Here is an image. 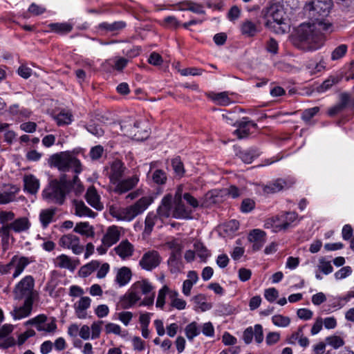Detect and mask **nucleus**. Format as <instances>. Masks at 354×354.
I'll return each instance as SVG.
<instances>
[{
    "mask_svg": "<svg viewBox=\"0 0 354 354\" xmlns=\"http://www.w3.org/2000/svg\"><path fill=\"white\" fill-rule=\"evenodd\" d=\"M20 188L12 185L4 187L3 192H0V205L7 204L13 201Z\"/></svg>",
    "mask_w": 354,
    "mask_h": 354,
    "instance_id": "4be33fe9",
    "label": "nucleus"
},
{
    "mask_svg": "<svg viewBox=\"0 0 354 354\" xmlns=\"http://www.w3.org/2000/svg\"><path fill=\"white\" fill-rule=\"evenodd\" d=\"M7 271L13 272L12 277L14 278L19 276L22 272V257H14L7 265Z\"/></svg>",
    "mask_w": 354,
    "mask_h": 354,
    "instance_id": "f704fd0d",
    "label": "nucleus"
},
{
    "mask_svg": "<svg viewBox=\"0 0 354 354\" xmlns=\"http://www.w3.org/2000/svg\"><path fill=\"white\" fill-rule=\"evenodd\" d=\"M126 170L127 168L122 161L119 160H114L110 165V171L109 172L111 183L113 185L122 179Z\"/></svg>",
    "mask_w": 354,
    "mask_h": 354,
    "instance_id": "dca6fc26",
    "label": "nucleus"
},
{
    "mask_svg": "<svg viewBox=\"0 0 354 354\" xmlns=\"http://www.w3.org/2000/svg\"><path fill=\"white\" fill-rule=\"evenodd\" d=\"M173 198L171 194L164 196L162 200L161 205L157 209V216L160 218H168L172 211Z\"/></svg>",
    "mask_w": 354,
    "mask_h": 354,
    "instance_id": "aec40b11",
    "label": "nucleus"
},
{
    "mask_svg": "<svg viewBox=\"0 0 354 354\" xmlns=\"http://www.w3.org/2000/svg\"><path fill=\"white\" fill-rule=\"evenodd\" d=\"M259 156V151L256 148L249 149L248 150L240 151L239 157L241 160L247 164L251 163L253 160Z\"/></svg>",
    "mask_w": 354,
    "mask_h": 354,
    "instance_id": "58836bf2",
    "label": "nucleus"
},
{
    "mask_svg": "<svg viewBox=\"0 0 354 354\" xmlns=\"http://www.w3.org/2000/svg\"><path fill=\"white\" fill-rule=\"evenodd\" d=\"M333 6L331 0H313L305 6V11L316 22L301 24L296 30L294 44L303 50H315L319 48L325 40L324 35L331 32L333 25L322 21L328 16Z\"/></svg>",
    "mask_w": 354,
    "mask_h": 354,
    "instance_id": "f257e3e1",
    "label": "nucleus"
},
{
    "mask_svg": "<svg viewBox=\"0 0 354 354\" xmlns=\"http://www.w3.org/2000/svg\"><path fill=\"white\" fill-rule=\"evenodd\" d=\"M51 167L57 168L59 171L66 172L73 169L75 174L82 171V165L80 160L68 152H60L52 155L48 160Z\"/></svg>",
    "mask_w": 354,
    "mask_h": 354,
    "instance_id": "39448f33",
    "label": "nucleus"
},
{
    "mask_svg": "<svg viewBox=\"0 0 354 354\" xmlns=\"http://www.w3.org/2000/svg\"><path fill=\"white\" fill-rule=\"evenodd\" d=\"M237 129L234 131V134L237 136L239 139L245 138L249 136L252 129H256L257 124L252 120H249L248 118H243L240 122L234 124Z\"/></svg>",
    "mask_w": 354,
    "mask_h": 354,
    "instance_id": "f8f14e48",
    "label": "nucleus"
},
{
    "mask_svg": "<svg viewBox=\"0 0 354 354\" xmlns=\"http://www.w3.org/2000/svg\"><path fill=\"white\" fill-rule=\"evenodd\" d=\"M205 297L203 295L199 294L193 298L194 303L203 310H207L212 308L211 304L205 301Z\"/></svg>",
    "mask_w": 354,
    "mask_h": 354,
    "instance_id": "603ef678",
    "label": "nucleus"
},
{
    "mask_svg": "<svg viewBox=\"0 0 354 354\" xmlns=\"http://www.w3.org/2000/svg\"><path fill=\"white\" fill-rule=\"evenodd\" d=\"M319 270L325 274H328L333 271V268L330 261H325L323 258L319 259Z\"/></svg>",
    "mask_w": 354,
    "mask_h": 354,
    "instance_id": "680f3d73",
    "label": "nucleus"
},
{
    "mask_svg": "<svg viewBox=\"0 0 354 354\" xmlns=\"http://www.w3.org/2000/svg\"><path fill=\"white\" fill-rule=\"evenodd\" d=\"M75 213L79 216L95 217V213L88 208L82 201H75Z\"/></svg>",
    "mask_w": 354,
    "mask_h": 354,
    "instance_id": "e433bc0d",
    "label": "nucleus"
},
{
    "mask_svg": "<svg viewBox=\"0 0 354 354\" xmlns=\"http://www.w3.org/2000/svg\"><path fill=\"white\" fill-rule=\"evenodd\" d=\"M264 297L268 301L273 302L279 297V292L274 288H270L265 290Z\"/></svg>",
    "mask_w": 354,
    "mask_h": 354,
    "instance_id": "69168bd1",
    "label": "nucleus"
},
{
    "mask_svg": "<svg viewBox=\"0 0 354 354\" xmlns=\"http://www.w3.org/2000/svg\"><path fill=\"white\" fill-rule=\"evenodd\" d=\"M146 122L136 121L129 118L120 123V129L124 136L137 141H142L149 136Z\"/></svg>",
    "mask_w": 354,
    "mask_h": 354,
    "instance_id": "423d86ee",
    "label": "nucleus"
},
{
    "mask_svg": "<svg viewBox=\"0 0 354 354\" xmlns=\"http://www.w3.org/2000/svg\"><path fill=\"white\" fill-rule=\"evenodd\" d=\"M174 207L172 212L173 216L176 218H189L191 211L183 203V201L174 202Z\"/></svg>",
    "mask_w": 354,
    "mask_h": 354,
    "instance_id": "7c9ffc66",
    "label": "nucleus"
},
{
    "mask_svg": "<svg viewBox=\"0 0 354 354\" xmlns=\"http://www.w3.org/2000/svg\"><path fill=\"white\" fill-rule=\"evenodd\" d=\"M73 232L86 237H93L95 232L93 227L86 222H80L76 224Z\"/></svg>",
    "mask_w": 354,
    "mask_h": 354,
    "instance_id": "72a5a7b5",
    "label": "nucleus"
},
{
    "mask_svg": "<svg viewBox=\"0 0 354 354\" xmlns=\"http://www.w3.org/2000/svg\"><path fill=\"white\" fill-rule=\"evenodd\" d=\"M100 262L97 261H92L91 262L83 266L79 270L80 277H86L90 275L94 270L98 268Z\"/></svg>",
    "mask_w": 354,
    "mask_h": 354,
    "instance_id": "a19ab883",
    "label": "nucleus"
},
{
    "mask_svg": "<svg viewBox=\"0 0 354 354\" xmlns=\"http://www.w3.org/2000/svg\"><path fill=\"white\" fill-rule=\"evenodd\" d=\"M281 216L283 220V226L285 227V229L287 230L290 227L291 224L297 220L298 215L296 212H286L281 215Z\"/></svg>",
    "mask_w": 354,
    "mask_h": 354,
    "instance_id": "6e6d98bb",
    "label": "nucleus"
},
{
    "mask_svg": "<svg viewBox=\"0 0 354 354\" xmlns=\"http://www.w3.org/2000/svg\"><path fill=\"white\" fill-rule=\"evenodd\" d=\"M86 199L88 203L95 209L100 211L104 208L103 204L100 202V196L93 186H91L87 189Z\"/></svg>",
    "mask_w": 354,
    "mask_h": 354,
    "instance_id": "5701e85b",
    "label": "nucleus"
},
{
    "mask_svg": "<svg viewBox=\"0 0 354 354\" xmlns=\"http://www.w3.org/2000/svg\"><path fill=\"white\" fill-rule=\"evenodd\" d=\"M13 330L12 324H4L0 328V348L6 349L15 345V339L11 336Z\"/></svg>",
    "mask_w": 354,
    "mask_h": 354,
    "instance_id": "2eb2a0df",
    "label": "nucleus"
},
{
    "mask_svg": "<svg viewBox=\"0 0 354 354\" xmlns=\"http://www.w3.org/2000/svg\"><path fill=\"white\" fill-rule=\"evenodd\" d=\"M161 261L159 253L156 250L145 252L140 260L139 264L142 269L152 270L158 267Z\"/></svg>",
    "mask_w": 354,
    "mask_h": 354,
    "instance_id": "9b49d317",
    "label": "nucleus"
},
{
    "mask_svg": "<svg viewBox=\"0 0 354 354\" xmlns=\"http://www.w3.org/2000/svg\"><path fill=\"white\" fill-rule=\"evenodd\" d=\"M280 333L278 332H269L266 337V343L268 346L276 344L280 340Z\"/></svg>",
    "mask_w": 354,
    "mask_h": 354,
    "instance_id": "052dcab7",
    "label": "nucleus"
},
{
    "mask_svg": "<svg viewBox=\"0 0 354 354\" xmlns=\"http://www.w3.org/2000/svg\"><path fill=\"white\" fill-rule=\"evenodd\" d=\"M272 322L276 326L285 328L289 326L290 319L282 315H275L272 316Z\"/></svg>",
    "mask_w": 354,
    "mask_h": 354,
    "instance_id": "3c124183",
    "label": "nucleus"
},
{
    "mask_svg": "<svg viewBox=\"0 0 354 354\" xmlns=\"http://www.w3.org/2000/svg\"><path fill=\"white\" fill-rule=\"evenodd\" d=\"M286 185V182L284 180L279 178L265 185L263 192L267 194L276 193L282 190Z\"/></svg>",
    "mask_w": 354,
    "mask_h": 354,
    "instance_id": "c9c22d12",
    "label": "nucleus"
},
{
    "mask_svg": "<svg viewBox=\"0 0 354 354\" xmlns=\"http://www.w3.org/2000/svg\"><path fill=\"white\" fill-rule=\"evenodd\" d=\"M115 251L121 259H125L132 256L134 248L128 240H124L115 248Z\"/></svg>",
    "mask_w": 354,
    "mask_h": 354,
    "instance_id": "cd10ccee",
    "label": "nucleus"
},
{
    "mask_svg": "<svg viewBox=\"0 0 354 354\" xmlns=\"http://www.w3.org/2000/svg\"><path fill=\"white\" fill-rule=\"evenodd\" d=\"M194 248L197 255L203 260L205 261L206 259L210 255L209 252L201 242H196L194 244Z\"/></svg>",
    "mask_w": 354,
    "mask_h": 354,
    "instance_id": "8fccbe9b",
    "label": "nucleus"
},
{
    "mask_svg": "<svg viewBox=\"0 0 354 354\" xmlns=\"http://www.w3.org/2000/svg\"><path fill=\"white\" fill-rule=\"evenodd\" d=\"M158 217L154 212L148 213L145 221L144 232L150 234Z\"/></svg>",
    "mask_w": 354,
    "mask_h": 354,
    "instance_id": "37998d69",
    "label": "nucleus"
},
{
    "mask_svg": "<svg viewBox=\"0 0 354 354\" xmlns=\"http://www.w3.org/2000/svg\"><path fill=\"white\" fill-rule=\"evenodd\" d=\"M151 178L154 183L157 185H164L167 180V174L162 169H156L151 175Z\"/></svg>",
    "mask_w": 354,
    "mask_h": 354,
    "instance_id": "09e8293b",
    "label": "nucleus"
},
{
    "mask_svg": "<svg viewBox=\"0 0 354 354\" xmlns=\"http://www.w3.org/2000/svg\"><path fill=\"white\" fill-rule=\"evenodd\" d=\"M10 230L16 232H21L22 230V218H18L10 225H3L0 228V234L3 236V240L8 237Z\"/></svg>",
    "mask_w": 354,
    "mask_h": 354,
    "instance_id": "2f4dec72",
    "label": "nucleus"
},
{
    "mask_svg": "<svg viewBox=\"0 0 354 354\" xmlns=\"http://www.w3.org/2000/svg\"><path fill=\"white\" fill-rule=\"evenodd\" d=\"M72 114L69 111H62L54 116V119L59 126L67 125L72 122Z\"/></svg>",
    "mask_w": 354,
    "mask_h": 354,
    "instance_id": "79ce46f5",
    "label": "nucleus"
},
{
    "mask_svg": "<svg viewBox=\"0 0 354 354\" xmlns=\"http://www.w3.org/2000/svg\"><path fill=\"white\" fill-rule=\"evenodd\" d=\"M207 96L219 106H227L230 104L232 101L228 96V92L223 91L221 93H209Z\"/></svg>",
    "mask_w": 354,
    "mask_h": 354,
    "instance_id": "c756f323",
    "label": "nucleus"
},
{
    "mask_svg": "<svg viewBox=\"0 0 354 354\" xmlns=\"http://www.w3.org/2000/svg\"><path fill=\"white\" fill-rule=\"evenodd\" d=\"M120 237V231L118 227L113 225L109 227L102 238V243L108 247H111L116 243Z\"/></svg>",
    "mask_w": 354,
    "mask_h": 354,
    "instance_id": "412c9836",
    "label": "nucleus"
},
{
    "mask_svg": "<svg viewBox=\"0 0 354 354\" xmlns=\"http://www.w3.org/2000/svg\"><path fill=\"white\" fill-rule=\"evenodd\" d=\"M204 70L198 68H187L179 70L180 73L183 76L187 75H201Z\"/></svg>",
    "mask_w": 354,
    "mask_h": 354,
    "instance_id": "0e129e2a",
    "label": "nucleus"
},
{
    "mask_svg": "<svg viewBox=\"0 0 354 354\" xmlns=\"http://www.w3.org/2000/svg\"><path fill=\"white\" fill-rule=\"evenodd\" d=\"M50 30L59 34H66L71 31L73 27L67 23H53L48 25Z\"/></svg>",
    "mask_w": 354,
    "mask_h": 354,
    "instance_id": "c03bdc74",
    "label": "nucleus"
},
{
    "mask_svg": "<svg viewBox=\"0 0 354 354\" xmlns=\"http://www.w3.org/2000/svg\"><path fill=\"white\" fill-rule=\"evenodd\" d=\"M35 280L32 276H26L24 278V317L30 315L33 304L39 299V293L34 289Z\"/></svg>",
    "mask_w": 354,
    "mask_h": 354,
    "instance_id": "0eeeda50",
    "label": "nucleus"
},
{
    "mask_svg": "<svg viewBox=\"0 0 354 354\" xmlns=\"http://www.w3.org/2000/svg\"><path fill=\"white\" fill-rule=\"evenodd\" d=\"M348 47L346 44H341L334 49L331 54V59L337 60L343 57L347 52Z\"/></svg>",
    "mask_w": 354,
    "mask_h": 354,
    "instance_id": "5fc2aeb1",
    "label": "nucleus"
},
{
    "mask_svg": "<svg viewBox=\"0 0 354 354\" xmlns=\"http://www.w3.org/2000/svg\"><path fill=\"white\" fill-rule=\"evenodd\" d=\"M103 153V147L101 145H96L91 149L89 156L92 160H97L102 156Z\"/></svg>",
    "mask_w": 354,
    "mask_h": 354,
    "instance_id": "bf43d9fd",
    "label": "nucleus"
},
{
    "mask_svg": "<svg viewBox=\"0 0 354 354\" xmlns=\"http://www.w3.org/2000/svg\"><path fill=\"white\" fill-rule=\"evenodd\" d=\"M125 26V22L120 21L111 24L103 22L99 24L98 28L100 30H104L107 32H115L122 30Z\"/></svg>",
    "mask_w": 354,
    "mask_h": 354,
    "instance_id": "4c0bfd02",
    "label": "nucleus"
},
{
    "mask_svg": "<svg viewBox=\"0 0 354 354\" xmlns=\"http://www.w3.org/2000/svg\"><path fill=\"white\" fill-rule=\"evenodd\" d=\"M26 326H34L39 331L53 332L57 328L55 319L53 317H47L45 315H39L24 324Z\"/></svg>",
    "mask_w": 354,
    "mask_h": 354,
    "instance_id": "1a4fd4ad",
    "label": "nucleus"
},
{
    "mask_svg": "<svg viewBox=\"0 0 354 354\" xmlns=\"http://www.w3.org/2000/svg\"><path fill=\"white\" fill-rule=\"evenodd\" d=\"M319 109L317 106L306 109L302 113L301 118L304 121L308 123L319 112Z\"/></svg>",
    "mask_w": 354,
    "mask_h": 354,
    "instance_id": "13d9d810",
    "label": "nucleus"
},
{
    "mask_svg": "<svg viewBox=\"0 0 354 354\" xmlns=\"http://www.w3.org/2000/svg\"><path fill=\"white\" fill-rule=\"evenodd\" d=\"M40 186L39 180L33 175L24 176V191L30 194L37 193Z\"/></svg>",
    "mask_w": 354,
    "mask_h": 354,
    "instance_id": "bb28decb",
    "label": "nucleus"
},
{
    "mask_svg": "<svg viewBox=\"0 0 354 354\" xmlns=\"http://www.w3.org/2000/svg\"><path fill=\"white\" fill-rule=\"evenodd\" d=\"M138 181L139 178L136 175L123 180L120 179L113 184V192L118 194H124L133 189L137 185Z\"/></svg>",
    "mask_w": 354,
    "mask_h": 354,
    "instance_id": "4468645a",
    "label": "nucleus"
},
{
    "mask_svg": "<svg viewBox=\"0 0 354 354\" xmlns=\"http://www.w3.org/2000/svg\"><path fill=\"white\" fill-rule=\"evenodd\" d=\"M169 292V289L167 286H164L158 292L156 306L162 308L165 304L166 295Z\"/></svg>",
    "mask_w": 354,
    "mask_h": 354,
    "instance_id": "4d7b16f0",
    "label": "nucleus"
},
{
    "mask_svg": "<svg viewBox=\"0 0 354 354\" xmlns=\"http://www.w3.org/2000/svg\"><path fill=\"white\" fill-rule=\"evenodd\" d=\"M255 207V202L250 198L243 200L241 205V210L242 212L248 213L251 212Z\"/></svg>",
    "mask_w": 354,
    "mask_h": 354,
    "instance_id": "e2e57ef3",
    "label": "nucleus"
},
{
    "mask_svg": "<svg viewBox=\"0 0 354 354\" xmlns=\"http://www.w3.org/2000/svg\"><path fill=\"white\" fill-rule=\"evenodd\" d=\"M168 266L171 273H178L183 269V263L181 255H170L168 259Z\"/></svg>",
    "mask_w": 354,
    "mask_h": 354,
    "instance_id": "473e14b6",
    "label": "nucleus"
},
{
    "mask_svg": "<svg viewBox=\"0 0 354 354\" xmlns=\"http://www.w3.org/2000/svg\"><path fill=\"white\" fill-rule=\"evenodd\" d=\"M137 296L141 298V295H145L140 306H151L155 298V292L151 283L147 279H142L135 282L130 288Z\"/></svg>",
    "mask_w": 354,
    "mask_h": 354,
    "instance_id": "6e6552de",
    "label": "nucleus"
},
{
    "mask_svg": "<svg viewBox=\"0 0 354 354\" xmlns=\"http://www.w3.org/2000/svg\"><path fill=\"white\" fill-rule=\"evenodd\" d=\"M185 332L187 339L189 341H192L195 337L200 334V329L197 324L193 322L185 327Z\"/></svg>",
    "mask_w": 354,
    "mask_h": 354,
    "instance_id": "49530a36",
    "label": "nucleus"
},
{
    "mask_svg": "<svg viewBox=\"0 0 354 354\" xmlns=\"http://www.w3.org/2000/svg\"><path fill=\"white\" fill-rule=\"evenodd\" d=\"M326 342L333 348L337 349L344 344L343 339L339 336L332 335L326 338Z\"/></svg>",
    "mask_w": 354,
    "mask_h": 354,
    "instance_id": "864d4df0",
    "label": "nucleus"
},
{
    "mask_svg": "<svg viewBox=\"0 0 354 354\" xmlns=\"http://www.w3.org/2000/svg\"><path fill=\"white\" fill-rule=\"evenodd\" d=\"M132 276L130 268L127 267H122L118 269L115 281L120 287L127 285L131 280Z\"/></svg>",
    "mask_w": 354,
    "mask_h": 354,
    "instance_id": "c85d7f7f",
    "label": "nucleus"
},
{
    "mask_svg": "<svg viewBox=\"0 0 354 354\" xmlns=\"http://www.w3.org/2000/svg\"><path fill=\"white\" fill-rule=\"evenodd\" d=\"M352 272V269L350 266H345L335 273L336 279H342L349 276Z\"/></svg>",
    "mask_w": 354,
    "mask_h": 354,
    "instance_id": "774afa93",
    "label": "nucleus"
},
{
    "mask_svg": "<svg viewBox=\"0 0 354 354\" xmlns=\"http://www.w3.org/2000/svg\"><path fill=\"white\" fill-rule=\"evenodd\" d=\"M304 326H299L296 331L286 337V342L289 344L295 345L298 343L303 348L308 347L310 341L307 337L304 336Z\"/></svg>",
    "mask_w": 354,
    "mask_h": 354,
    "instance_id": "f3484780",
    "label": "nucleus"
},
{
    "mask_svg": "<svg viewBox=\"0 0 354 354\" xmlns=\"http://www.w3.org/2000/svg\"><path fill=\"white\" fill-rule=\"evenodd\" d=\"M241 34L247 37L255 36L261 30L259 22H254L250 19H245L240 24Z\"/></svg>",
    "mask_w": 354,
    "mask_h": 354,
    "instance_id": "a211bd4d",
    "label": "nucleus"
},
{
    "mask_svg": "<svg viewBox=\"0 0 354 354\" xmlns=\"http://www.w3.org/2000/svg\"><path fill=\"white\" fill-rule=\"evenodd\" d=\"M140 300V297L137 296L131 289L120 298L118 307L121 309H128L132 307L136 302Z\"/></svg>",
    "mask_w": 354,
    "mask_h": 354,
    "instance_id": "a878e982",
    "label": "nucleus"
},
{
    "mask_svg": "<svg viewBox=\"0 0 354 354\" xmlns=\"http://www.w3.org/2000/svg\"><path fill=\"white\" fill-rule=\"evenodd\" d=\"M350 97L348 95L343 93L341 95V102L338 104L334 106L328 110V115L330 116H335L341 112L348 104Z\"/></svg>",
    "mask_w": 354,
    "mask_h": 354,
    "instance_id": "ea45409f",
    "label": "nucleus"
},
{
    "mask_svg": "<svg viewBox=\"0 0 354 354\" xmlns=\"http://www.w3.org/2000/svg\"><path fill=\"white\" fill-rule=\"evenodd\" d=\"M248 240L253 243V250H259L266 242V233L261 230L254 229L250 232Z\"/></svg>",
    "mask_w": 354,
    "mask_h": 354,
    "instance_id": "6ab92c4d",
    "label": "nucleus"
},
{
    "mask_svg": "<svg viewBox=\"0 0 354 354\" xmlns=\"http://www.w3.org/2000/svg\"><path fill=\"white\" fill-rule=\"evenodd\" d=\"M91 300L88 297H82L74 304V308L77 317L80 319H85L87 313L86 310L91 306Z\"/></svg>",
    "mask_w": 354,
    "mask_h": 354,
    "instance_id": "b1692460",
    "label": "nucleus"
},
{
    "mask_svg": "<svg viewBox=\"0 0 354 354\" xmlns=\"http://www.w3.org/2000/svg\"><path fill=\"white\" fill-rule=\"evenodd\" d=\"M171 166L176 176L182 177L185 174V168L183 162L179 157H176L171 160Z\"/></svg>",
    "mask_w": 354,
    "mask_h": 354,
    "instance_id": "de8ad7c7",
    "label": "nucleus"
},
{
    "mask_svg": "<svg viewBox=\"0 0 354 354\" xmlns=\"http://www.w3.org/2000/svg\"><path fill=\"white\" fill-rule=\"evenodd\" d=\"M71 181L66 179V175L62 174L59 180H53L43 190V198L48 203L62 205L66 194L70 192Z\"/></svg>",
    "mask_w": 354,
    "mask_h": 354,
    "instance_id": "7ed1b4c3",
    "label": "nucleus"
},
{
    "mask_svg": "<svg viewBox=\"0 0 354 354\" xmlns=\"http://www.w3.org/2000/svg\"><path fill=\"white\" fill-rule=\"evenodd\" d=\"M55 263L59 268H66L73 272L80 264V261L78 259L72 260L66 254H62L56 258Z\"/></svg>",
    "mask_w": 354,
    "mask_h": 354,
    "instance_id": "393cba45",
    "label": "nucleus"
},
{
    "mask_svg": "<svg viewBox=\"0 0 354 354\" xmlns=\"http://www.w3.org/2000/svg\"><path fill=\"white\" fill-rule=\"evenodd\" d=\"M151 203L150 198L142 197L136 203L127 207L117 208L111 206L109 208V213L118 220L131 221L144 212Z\"/></svg>",
    "mask_w": 354,
    "mask_h": 354,
    "instance_id": "20e7f679",
    "label": "nucleus"
},
{
    "mask_svg": "<svg viewBox=\"0 0 354 354\" xmlns=\"http://www.w3.org/2000/svg\"><path fill=\"white\" fill-rule=\"evenodd\" d=\"M253 337L257 343L260 344L263 340V327L261 324H256L254 327H248L243 333V339L246 344L252 342Z\"/></svg>",
    "mask_w": 354,
    "mask_h": 354,
    "instance_id": "ddd939ff",
    "label": "nucleus"
},
{
    "mask_svg": "<svg viewBox=\"0 0 354 354\" xmlns=\"http://www.w3.org/2000/svg\"><path fill=\"white\" fill-rule=\"evenodd\" d=\"M55 209L50 208L42 210L40 213V221L44 227L53 221V218L55 214Z\"/></svg>",
    "mask_w": 354,
    "mask_h": 354,
    "instance_id": "a18cd8bd",
    "label": "nucleus"
},
{
    "mask_svg": "<svg viewBox=\"0 0 354 354\" xmlns=\"http://www.w3.org/2000/svg\"><path fill=\"white\" fill-rule=\"evenodd\" d=\"M180 9L190 10L195 13H202L203 12V9L201 6L194 3H192V2H187V3L182 4V7L180 8Z\"/></svg>",
    "mask_w": 354,
    "mask_h": 354,
    "instance_id": "338daca9",
    "label": "nucleus"
},
{
    "mask_svg": "<svg viewBox=\"0 0 354 354\" xmlns=\"http://www.w3.org/2000/svg\"><path fill=\"white\" fill-rule=\"evenodd\" d=\"M59 245L64 249L71 250L77 255L84 250V246L80 243V238L72 233L62 236L59 239Z\"/></svg>",
    "mask_w": 354,
    "mask_h": 354,
    "instance_id": "9d476101",
    "label": "nucleus"
},
{
    "mask_svg": "<svg viewBox=\"0 0 354 354\" xmlns=\"http://www.w3.org/2000/svg\"><path fill=\"white\" fill-rule=\"evenodd\" d=\"M285 15L283 6L277 3L266 7L261 11L265 26L277 34H283L286 32Z\"/></svg>",
    "mask_w": 354,
    "mask_h": 354,
    "instance_id": "f03ea898",
    "label": "nucleus"
}]
</instances>
